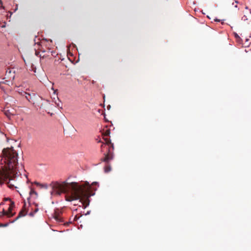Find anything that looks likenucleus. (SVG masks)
<instances>
[{
  "instance_id": "nucleus-1",
  "label": "nucleus",
  "mask_w": 251,
  "mask_h": 251,
  "mask_svg": "<svg viewBox=\"0 0 251 251\" xmlns=\"http://www.w3.org/2000/svg\"><path fill=\"white\" fill-rule=\"evenodd\" d=\"M97 184V182H93L91 185L87 181L82 183L64 182L61 184L57 183L54 187L59 195L63 193L66 194L67 201L79 200V202L85 208L89 204V198L94 195L92 192L93 186Z\"/></svg>"
},
{
  "instance_id": "nucleus-2",
  "label": "nucleus",
  "mask_w": 251,
  "mask_h": 251,
  "mask_svg": "<svg viewBox=\"0 0 251 251\" xmlns=\"http://www.w3.org/2000/svg\"><path fill=\"white\" fill-rule=\"evenodd\" d=\"M2 166L0 168V185L6 182L8 187L14 188V185L10 184L13 179L20 173L18 163V154L13 148H5L2 150Z\"/></svg>"
},
{
  "instance_id": "nucleus-3",
  "label": "nucleus",
  "mask_w": 251,
  "mask_h": 251,
  "mask_svg": "<svg viewBox=\"0 0 251 251\" xmlns=\"http://www.w3.org/2000/svg\"><path fill=\"white\" fill-rule=\"evenodd\" d=\"M110 134V130L109 129H106L102 133V135L103 136L104 140L105 142V144H102L101 148H104L107 146V145H111V147L112 149H114L113 144L111 143V141L109 138H107L108 136H109Z\"/></svg>"
},
{
  "instance_id": "nucleus-4",
  "label": "nucleus",
  "mask_w": 251,
  "mask_h": 251,
  "mask_svg": "<svg viewBox=\"0 0 251 251\" xmlns=\"http://www.w3.org/2000/svg\"><path fill=\"white\" fill-rule=\"evenodd\" d=\"M113 150V149H112L111 145H110V147H108V152L104 154V157L101 159L102 161L105 162L108 164L109 162L112 160L113 158V155L112 153Z\"/></svg>"
},
{
  "instance_id": "nucleus-5",
  "label": "nucleus",
  "mask_w": 251,
  "mask_h": 251,
  "mask_svg": "<svg viewBox=\"0 0 251 251\" xmlns=\"http://www.w3.org/2000/svg\"><path fill=\"white\" fill-rule=\"evenodd\" d=\"M22 95L23 96L25 97L29 102L33 104L34 103V100L37 97L35 94L32 93L31 94L26 92H24Z\"/></svg>"
},
{
  "instance_id": "nucleus-6",
  "label": "nucleus",
  "mask_w": 251,
  "mask_h": 251,
  "mask_svg": "<svg viewBox=\"0 0 251 251\" xmlns=\"http://www.w3.org/2000/svg\"><path fill=\"white\" fill-rule=\"evenodd\" d=\"M14 206V203L13 202H11L7 211H5L4 209L3 210L2 215L3 216H6L9 218L13 216L15 214V213H13L12 211Z\"/></svg>"
},
{
  "instance_id": "nucleus-7",
  "label": "nucleus",
  "mask_w": 251,
  "mask_h": 251,
  "mask_svg": "<svg viewBox=\"0 0 251 251\" xmlns=\"http://www.w3.org/2000/svg\"><path fill=\"white\" fill-rule=\"evenodd\" d=\"M26 214V211L25 209L23 208L22 210L19 212L18 216L12 222V223L17 220L20 217L25 216Z\"/></svg>"
},
{
  "instance_id": "nucleus-8",
  "label": "nucleus",
  "mask_w": 251,
  "mask_h": 251,
  "mask_svg": "<svg viewBox=\"0 0 251 251\" xmlns=\"http://www.w3.org/2000/svg\"><path fill=\"white\" fill-rule=\"evenodd\" d=\"M4 113L9 118H10L11 115H14V114L11 113L9 110H5Z\"/></svg>"
},
{
  "instance_id": "nucleus-9",
  "label": "nucleus",
  "mask_w": 251,
  "mask_h": 251,
  "mask_svg": "<svg viewBox=\"0 0 251 251\" xmlns=\"http://www.w3.org/2000/svg\"><path fill=\"white\" fill-rule=\"evenodd\" d=\"M54 219L56 220V221L58 222H62V220L61 218L59 215H55L54 216Z\"/></svg>"
},
{
  "instance_id": "nucleus-10",
  "label": "nucleus",
  "mask_w": 251,
  "mask_h": 251,
  "mask_svg": "<svg viewBox=\"0 0 251 251\" xmlns=\"http://www.w3.org/2000/svg\"><path fill=\"white\" fill-rule=\"evenodd\" d=\"M111 170V167L109 165H107L105 167V172L107 173L109 172Z\"/></svg>"
},
{
  "instance_id": "nucleus-11",
  "label": "nucleus",
  "mask_w": 251,
  "mask_h": 251,
  "mask_svg": "<svg viewBox=\"0 0 251 251\" xmlns=\"http://www.w3.org/2000/svg\"><path fill=\"white\" fill-rule=\"evenodd\" d=\"M30 195H32V194H35L36 195H37V192H36L33 189H31L30 191V193H29Z\"/></svg>"
},
{
  "instance_id": "nucleus-12",
  "label": "nucleus",
  "mask_w": 251,
  "mask_h": 251,
  "mask_svg": "<svg viewBox=\"0 0 251 251\" xmlns=\"http://www.w3.org/2000/svg\"><path fill=\"white\" fill-rule=\"evenodd\" d=\"M235 37L236 38L237 41L238 42H240L241 39H240V37L237 35V34L236 33L235 34Z\"/></svg>"
},
{
  "instance_id": "nucleus-13",
  "label": "nucleus",
  "mask_w": 251,
  "mask_h": 251,
  "mask_svg": "<svg viewBox=\"0 0 251 251\" xmlns=\"http://www.w3.org/2000/svg\"><path fill=\"white\" fill-rule=\"evenodd\" d=\"M238 2L237 1H235L234 3H233V4L234 5V7L237 8V4Z\"/></svg>"
},
{
  "instance_id": "nucleus-14",
  "label": "nucleus",
  "mask_w": 251,
  "mask_h": 251,
  "mask_svg": "<svg viewBox=\"0 0 251 251\" xmlns=\"http://www.w3.org/2000/svg\"><path fill=\"white\" fill-rule=\"evenodd\" d=\"M242 20L243 21H245L247 20V17H246V16H244L242 18Z\"/></svg>"
},
{
  "instance_id": "nucleus-15",
  "label": "nucleus",
  "mask_w": 251,
  "mask_h": 251,
  "mask_svg": "<svg viewBox=\"0 0 251 251\" xmlns=\"http://www.w3.org/2000/svg\"><path fill=\"white\" fill-rule=\"evenodd\" d=\"M77 217L76 216H75V218H74V220L76 221V220H77Z\"/></svg>"
},
{
  "instance_id": "nucleus-16",
  "label": "nucleus",
  "mask_w": 251,
  "mask_h": 251,
  "mask_svg": "<svg viewBox=\"0 0 251 251\" xmlns=\"http://www.w3.org/2000/svg\"><path fill=\"white\" fill-rule=\"evenodd\" d=\"M35 183H36V185H41V184H39V183H38V182H36Z\"/></svg>"
},
{
  "instance_id": "nucleus-17",
  "label": "nucleus",
  "mask_w": 251,
  "mask_h": 251,
  "mask_svg": "<svg viewBox=\"0 0 251 251\" xmlns=\"http://www.w3.org/2000/svg\"><path fill=\"white\" fill-rule=\"evenodd\" d=\"M215 21L219 22V21H220V20H218V19H216V20H215Z\"/></svg>"
},
{
  "instance_id": "nucleus-18",
  "label": "nucleus",
  "mask_w": 251,
  "mask_h": 251,
  "mask_svg": "<svg viewBox=\"0 0 251 251\" xmlns=\"http://www.w3.org/2000/svg\"><path fill=\"white\" fill-rule=\"evenodd\" d=\"M21 169H22L23 168V166H22V165H21Z\"/></svg>"
}]
</instances>
